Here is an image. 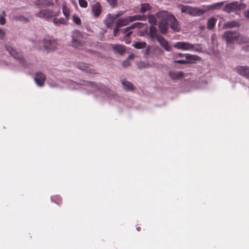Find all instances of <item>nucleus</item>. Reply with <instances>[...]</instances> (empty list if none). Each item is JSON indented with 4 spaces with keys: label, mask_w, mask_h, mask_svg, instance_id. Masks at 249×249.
<instances>
[{
    "label": "nucleus",
    "mask_w": 249,
    "mask_h": 249,
    "mask_svg": "<svg viewBox=\"0 0 249 249\" xmlns=\"http://www.w3.org/2000/svg\"><path fill=\"white\" fill-rule=\"evenodd\" d=\"M83 85L86 87L85 88L86 89L89 90L90 92H95L96 95H101L103 97L107 96L110 92L106 86L101 85L97 87L96 85L91 82L85 81Z\"/></svg>",
    "instance_id": "f257e3e1"
},
{
    "label": "nucleus",
    "mask_w": 249,
    "mask_h": 249,
    "mask_svg": "<svg viewBox=\"0 0 249 249\" xmlns=\"http://www.w3.org/2000/svg\"><path fill=\"white\" fill-rule=\"evenodd\" d=\"M182 13L189 14L192 16H200L205 14V11L198 7L189 5H180L179 6Z\"/></svg>",
    "instance_id": "f03ea898"
},
{
    "label": "nucleus",
    "mask_w": 249,
    "mask_h": 249,
    "mask_svg": "<svg viewBox=\"0 0 249 249\" xmlns=\"http://www.w3.org/2000/svg\"><path fill=\"white\" fill-rule=\"evenodd\" d=\"M160 16L162 18H168V23H170V28L176 32H178L180 30L178 23L175 17L167 11H160Z\"/></svg>",
    "instance_id": "7ed1b4c3"
},
{
    "label": "nucleus",
    "mask_w": 249,
    "mask_h": 249,
    "mask_svg": "<svg viewBox=\"0 0 249 249\" xmlns=\"http://www.w3.org/2000/svg\"><path fill=\"white\" fill-rule=\"evenodd\" d=\"M173 47L179 50H182L185 51H192L195 50L196 51L197 50L195 49V45L190 43L188 42H184V41H178L175 43L173 45Z\"/></svg>",
    "instance_id": "20e7f679"
},
{
    "label": "nucleus",
    "mask_w": 249,
    "mask_h": 249,
    "mask_svg": "<svg viewBox=\"0 0 249 249\" xmlns=\"http://www.w3.org/2000/svg\"><path fill=\"white\" fill-rule=\"evenodd\" d=\"M144 18V16H141L138 15L129 16L124 18H121L117 20L116 25H117V26L120 28L123 26L127 25L130 21H132L136 20H142V18Z\"/></svg>",
    "instance_id": "39448f33"
},
{
    "label": "nucleus",
    "mask_w": 249,
    "mask_h": 249,
    "mask_svg": "<svg viewBox=\"0 0 249 249\" xmlns=\"http://www.w3.org/2000/svg\"><path fill=\"white\" fill-rule=\"evenodd\" d=\"M245 8V5L240 3H238V2H232L227 4L224 8V11L230 13L235 10H241Z\"/></svg>",
    "instance_id": "423d86ee"
},
{
    "label": "nucleus",
    "mask_w": 249,
    "mask_h": 249,
    "mask_svg": "<svg viewBox=\"0 0 249 249\" xmlns=\"http://www.w3.org/2000/svg\"><path fill=\"white\" fill-rule=\"evenodd\" d=\"M223 37L228 44L232 43L235 40H239V38H240V36L238 33H233L230 31L225 32Z\"/></svg>",
    "instance_id": "0eeeda50"
},
{
    "label": "nucleus",
    "mask_w": 249,
    "mask_h": 249,
    "mask_svg": "<svg viewBox=\"0 0 249 249\" xmlns=\"http://www.w3.org/2000/svg\"><path fill=\"white\" fill-rule=\"evenodd\" d=\"M160 12L157 13L158 18L160 20L159 23V28L162 34H165L166 33L168 29V18L160 16Z\"/></svg>",
    "instance_id": "6e6552de"
},
{
    "label": "nucleus",
    "mask_w": 249,
    "mask_h": 249,
    "mask_svg": "<svg viewBox=\"0 0 249 249\" xmlns=\"http://www.w3.org/2000/svg\"><path fill=\"white\" fill-rule=\"evenodd\" d=\"M35 16L41 18L48 19L53 17V12L50 9H44L36 13Z\"/></svg>",
    "instance_id": "1a4fd4ad"
},
{
    "label": "nucleus",
    "mask_w": 249,
    "mask_h": 249,
    "mask_svg": "<svg viewBox=\"0 0 249 249\" xmlns=\"http://www.w3.org/2000/svg\"><path fill=\"white\" fill-rule=\"evenodd\" d=\"M43 47L48 51L54 50L57 48V43L54 39H45L43 41Z\"/></svg>",
    "instance_id": "9d476101"
},
{
    "label": "nucleus",
    "mask_w": 249,
    "mask_h": 249,
    "mask_svg": "<svg viewBox=\"0 0 249 249\" xmlns=\"http://www.w3.org/2000/svg\"><path fill=\"white\" fill-rule=\"evenodd\" d=\"M157 40L160 45L167 51H171L173 47L169 44L168 42L162 36H158Z\"/></svg>",
    "instance_id": "9b49d317"
},
{
    "label": "nucleus",
    "mask_w": 249,
    "mask_h": 249,
    "mask_svg": "<svg viewBox=\"0 0 249 249\" xmlns=\"http://www.w3.org/2000/svg\"><path fill=\"white\" fill-rule=\"evenodd\" d=\"M6 48L10 54L14 58L17 59L20 63L22 62L23 59L20 53H18L14 48L11 46H7Z\"/></svg>",
    "instance_id": "f8f14e48"
},
{
    "label": "nucleus",
    "mask_w": 249,
    "mask_h": 249,
    "mask_svg": "<svg viewBox=\"0 0 249 249\" xmlns=\"http://www.w3.org/2000/svg\"><path fill=\"white\" fill-rule=\"evenodd\" d=\"M45 80L46 76L43 73L41 72H36L35 77V81L38 86H43Z\"/></svg>",
    "instance_id": "ddd939ff"
},
{
    "label": "nucleus",
    "mask_w": 249,
    "mask_h": 249,
    "mask_svg": "<svg viewBox=\"0 0 249 249\" xmlns=\"http://www.w3.org/2000/svg\"><path fill=\"white\" fill-rule=\"evenodd\" d=\"M236 71L240 75L249 78V67L245 66H237Z\"/></svg>",
    "instance_id": "4468645a"
},
{
    "label": "nucleus",
    "mask_w": 249,
    "mask_h": 249,
    "mask_svg": "<svg viewBox=\"0 0 249 249\" xmlns=\"http://www.w3.org/2000/svg\"><path fill=\"white\" fill-rule=\"evenodd\" d=\"M224 4L223 2H217L209 5H203V9L202 10L205 11V13L208 11L215 9H219Z\"/></svg>",
    "instance_id": "2eb2a0df"
},
{
    "label": "nucleus",
    "mask_w": 249,
    "mask_h": 249,
    "mask_svg": "<svg viewBox=\"0 0 249 249\" xmlns=\"http://www.w3.org/2000/svg\"><path fill=\"white\" fill-rule=\"evenodd\" d=\"M35 4L38 7H46L53 6V3L48 0H36Z\"/></svg>",
    "instance_id": "dca6fc26"
},
{
    "label": "nucleus",
    "mask_w": 249,
    "mask_h": 249,
    "mask_svg": "<svg viewBox=\"0 0 249 249\" xmlns=\"http://www.w3.org/2000/svg\"><path fill=\"white\" fill-rule=\"evenodd\" d=\"M185 60L187 64L194 63L196 61L200 60V57L197 55L190 54L189 53L186 54Z\"/></svg>",
    "instance_id": "f3484780"
},
{
    "label": "nucleus",
    "mask_w": 249,
    "mask_h": 249,
    "mask_svg": "<svg viewBox=\"0 0 249 249\" xmlns=\"http://www.w3.org/2000/svg\"><path fill=\"white\" fill-rule=\"evenodd\" d=\"M101 6L100 3L95 2L92 6V11L94 16L98 17L101 12Z\"/></svg>",
    "instance_id": "a211bd4d"
},
{
    "label": "nucleus",
    "mask_w": 249,
    "mask_h": 249,
    "mask_svg": "<svg viewBox=\"0 0 249 249\" xmlns=\"http://www.w3.org/2000/svg\"><path fill=\"white\" fill-rule=\"evenodd\" d=\"M153 62L140 61L137 63V66L139 69L153 67L154 65Z\"/></svg>",
    "instance_id": "6ab92c4d"
},
{
    "label": "nucleus",
    "mask_w": 249,
    "mask_h": 249,
    "mask_svg": "<svg viewBox=\"0 0 249 249\" xmlns=\"http://www.w3.org/2000/svg\"><path fill=\"white\" fill-rule=\"evenodd\" d=\"M112 48L113 49L114 51L121 54H123L125 51L124 46L122 45L113 44L112 45Z\"/></svg>",
    "instance_id": "aec40b11"
},
{
    "label": "nucleus",
    "mask_w": 249,
    "mask_h": 249,
    "mask_svg": "<svg viewBox=\"0 0 249 249\" xmlns=\"http://www.w3.org/2000/svg\"><path fill=\"white\" fill-rule=\"evenodd\" d=\"M169 75L172 79H178L183 77V72L181 71H171L169 73Z\"/></svg>",
    "instance_id": "412c9836"
},
{
    "label": "nucleus",
    "mask_w": 249,
    "mask_h": 249,
    "mask_svg": "<svg viewBox=\"0 0 249 249\" xmlns=\"http://www.w3.org/2000/svg\"><path fill=\"white\" fill-rule=\"evenodd\" d=\"M216 23V19L214 18H212L208 19L207 23V28L211 30L214 28Z\"/></svg>",
    "instance_id": "4be33fe9"
},
{
    "label": "nucleus",
    "mask_w": 249,
    "mask_h": 249,
    "mask_svg": "<svg viewBox=\"0 0 249 249\" xmlns=\"http://www.w3.org/2000/svg\"><path fill=\"white\" fill-rule=\"evenodd\" d=\"M139 24V23H135L133 24L131 26L127 27L124 29V33L127 36H129V35L131 34L132 31H131V29L134 28L136 25Z\"/></svg>",
    "instance_id": "5701e85b"
},
{
    "label": "nucleus",
    "mask_w": 249,
    "mask_h": 249,
    "mask_svg": "<svg viewBox=\"0 0 249 249\" xmlns=\"http://www.w3.org/2000/svg\"><path fill=\"white\" fill-rule=\"evenodd\" d=\"M132 46L138 49H143L146 46L145 42H136L132 44Z\"/></svg>",
    "instance_id": "b1692460"
},
{
    "label": "nucleus",
    "mask_w": 249,
    "mask_h": 249,
    "mask_svg": "<svg viewBox=\"0 0 249 249\" xmlns=\"http://www.w3.org/2000/svg\"><path fill=\"white\" fill-rule=\"evenodd\" d=\"M62 12L66 18H68L70 16V9L65 3L62 4Z\"/></svg>",
    "instance_id": "393cba45"
},
{
    "label": "nucleus",
    "mask_w": 249,
    "mask_h": 249,
    "mask_svg": "<svg viewBox=\"0 0 249 249\" xmlns=\"http://www.w3.org/2000/svg\"><path fill=\"white\" fill-rule=\"evenodd\" d=\"M151 6L147 3H142L140 8V12L144 13L146 11L150 10Z\"/></svg>",
    "instance_id": "a878e982"
},
{
    "label": "nucleus",
    "mask_w": 249,
    "mask_h": 249,
    "mask_svg": "<svg viewBox=\"0 0 249 249\" xmlns=\"http://www.w3.org/2000/svg\"><path fill=\"white\" fill-rule=\"evenodd\" d=\"M53 22L55 25H59V24H66L67 20L63 18H54L53 19Z\"/></svg>",
    "instance_id": "bb28decb"
},
{
    "label": "nucleus",
    "mask_w": 249,
    "mask_h": 249,
    "mask_svg": "<svg viewBox=\"0 0 249 249\" xmlns=\"http://www.w3.org/2000/svg\"><path fill=\"white\" fill-rule=\"evenodd\" d=\"M157 17L158 18L157 14L156 15H149L148 16V20L150 24L154 26L156 24L157 21Z\"/></svg>",
    "instance_id": "cd10ccee"
},
{
    "label": "nucleus",
    "mask_w": 249,
    "mask_h": 249,
    "mask_svg": "<svg viewBox=\"0 0 249 249\" xmlns=\"http://www.w3.org/2000/svg\"><path fill=\"white\" fill-rule=\"evenodd\" d=\"M124 88L126 90H130L133 89V85L128 81H124L122 82Z\"/></svg>",
    "instance_id": "c85d7f7f"
},
{
    "label": "nucleus",
    "mask_w": 249,
    "mask_h": 249,
    "mask_svg": "<svg viewBox=\"0 0 249 249\" xmlns=\"http://www.w3.org/2000/svg\"><path fill=\"white\" fill-rule=\"evenodd\" d=\"M6 13L4 11H2L0 14V24L4 25L6 22Z\"/></svg>",
    "instance_id": "c756f323"
},
{
    "label": "nucleus",
    "mask_w": 249,
    "mask_h": 249,
    "mask_svg": "<svg viewBox=\"0 0 249 249\" xmlns=\"http://www.w3.org/2000/svg\"><path fill=\"white\" fill-rule=\"evenodd\" d=\"M72 45L75 48H79L81 45L80 40L78 38H74L73 36Z\"/></svg>",
    "instance_id": "7c9ffc66"
},
{
    "label": "nucleus",
    "mask_w": 249,
    "mask_h": 249,
    "mask_svg": "<svg viewBox=\"0 0 249 249\" xmlns=\"http://www.w3.org/2000/svg\"><path fill=\"white\" fill-rule=\"evenodd\" d=\"M226 27L228 28H232L239 26V24L236 21H233L230 22H228L226 25Z\"/></svg>",
    "instance_id": "2f4dec72"
},
{
    "label": "nucleus",
    "mask_w": 249,
    "mask_h": 249,
    "mask_svg": "<svg viewBox=\"0 0 249 249\" xmlns=\"http://www.w3.org/2000/svg\"><path fill=\"white\" fill-rule=\"evenodd\" d=\"M72 20L76 24H80L81 23V19L75 14L72 16Z\"/></svg>",
    "instance_id": "473e14b6"
},
{
    "label": "nucleus",
    "mask_w": 249,
    "mask_h": 249,
    "mask_svg": "<svg viewBox=\"0 0 249 249\" xmlns=\"http://www.w3.org/2000/svg\"><path fill=\"white\" fill-rule=\"evenodd\" d=\"M79 5L83 8H86L88 6V3L85 0H79Z\"/></svg>",
    "instance_id": "72a5a7b5"
},
{
    "label": "nucleus",
    "mask_w": 249,
    "mask_h": 249,
    "mask_svg": "<svg viewBox=\"0 0 249 249\" xmlns=\"http://www.w3.org/2000/svg\"><path fill=\"white\" fill-rule=\"evenodd\" d=\"M149 34H150V36L152 38L157 37L156 29H153L151 28Z\"/></svg>",
    "instance_id": "f704fd0d"
},
{
    "label": "nucleus",
    "mask_w": 249,
    "mask_h": 249,
    "mask_svg": "<svg viewBox=\"0 0 249 249\" xmlns=\"http://www.w3.org/2000/svg\"><path fill=\"white\" fill-rule=\"evenodd\" d=\"M174 63L179 64H187V62L185 59L176 60L174 61Z\"/></svg>",
    "instance_id": "c9c22d12"
},
{
    "label": "nucleus",
    "mask_w": 249,
    "mask_h": 249,
    "mask_svg": "<svg viewBox=\"0 0 249 249\" xmlns=\"http://www.w3.org/2000/svg\"><path fill=\"white\" fill-rule=\"evenodd\" d=\"M108 4L111 6H115L117 5V0H106Z\"/></svg>",
    "instance_id": "e433bc0d"
},
{
    "label": "nucleus",
    "mask_w": 249,
    "mask_h": 249,
    "mask_svg": "<svg viewBox=\"0 0 249 249\" xmlns=\"http://www.w3.org/2000/svg\"><path fill=\"white\" fill-rule=\"evenodd\" d=\"M123 64L124 67H127L130 65V63L128 60H126L123 62Z\"/></svg>",
    "instance_id": "4c0bfd02"
},
{
    "label": "nucleus",
    "mask_w": 249,
    "mask_h": 249,
    "mask_svg": "<svg viewBox=\"0 0 249 249\" xmlns=\"http://www.w3.org/2000/svg\"><path fill=\"white\" fill-rule=\"evenodd\" d=\"M119 28L120 27H119L118 26H117V25H116V27L114 28V30H113V33H114V35L115 36H116V34L117 33V32H118L119 30Z\"/></svg>",
    "instance_id": "58836bf2"
},
{
    "label": "nucleus",
    "mask_w": 249,
    "mask_h": 249,
    "mask_svg": "<svg viewBox=\"0 0 249 249\" xmlns=\"http://www.w3.org/2000/svg\"><path fill=\"white\" fill-rule=\"evenodd\" d=\"M5 36L4 32L0 28V38H2Z\"/></svg>",
    "instance_id": "ea45409f"
},
{
    "label": "nucleus",
    "mask_w": 249,
    "mask_h": 249,
    "mask_svg": "<svg viewBox=\"0 0 249 249\" xmlns=\"http://www.w3.org/2000/svg\"><path fill=\"white\" fill-rule=\"evenodd\" d=\"M186 53H177L176 54V56H178V57H186Z\"/></svg>",
    "instance_id": "a19ab883"
},
{
    "label": "nucleus",
    "mask_w": 249,
    "mask_h": 249,
    "mask_svg": "<svg viewBox=\"0 0 249 249\" xmlns=\"http://www.w3.org/2000/svg\"><path fill=\"white\" fill-rule=\"evenodd\" d=\"M83 65H85V64H79L78 65V68L81 69V70H86V66H83Z\"/></svg>",
    "instance_id": "79ce46f5"
},
{
    "label": "nucleus",
    "mask_w": 249,
    "mask_h": 249,
    "mask_svg": "<svg viewBox=\"0 0 249 249\" xmlns=\"http://www.w3.org/2000/svg\"><path fill=\"white\" fill-rule=\"evenodd\" d=\"M244 16L246 18H249V10H247L244 12Z\"/></svg>",
    "instance_id": "37998d69"
},
{
    "label": "nucleus",
    "mask_w": 249,
    "mask_h": 249,
    "mask_svg": "<svg viewBox=\"0 0 249 249\" xmlns=\"http://www.w3.org/2000/svg\"><path fill=\"white\" fill-rule=\"evenodd\" d=\"M134 57V55L133 54H130L128 56V59H133Z\"/></svg>",
    "instance_id": "c03bdc74"
},
{
    "label": "nucleus",
    "mask_w": 249,
    "mask_h": 249,
    "mask_svg": "<svg viewBox=\"0 0 249 249\" xmlns=\"http://www.w3.org/2000/svg\"><path fill=\"white\" fill-rule=\"evenodd\" d=\"M205 26L204 25H202V26H200L199 29L200 30H204L205 29Z\"/></svg>",
    "instance_id": "a18cd8bd"
},
{
    "label": "nucleus",
    "mask_w": 249,
    "mask_h": 249,
    "mask_svg": "<svg viewBox=\"0 0 249 249\" xmlns=\"http://www.w3.org/2000/svg\"><path fill=\"white\" fill-rule=\"evenodd\" d=\"M246 49L247 51H249V45H248V46H246Z\"/></svg>",
    "instance_id": "49530a36"
},
{
    "label": "nucleus",
    "mask_w": 249,
    "mask_h": 249,
    "mask_svg": "<svg viewBox=\"0 0 249 249\" xmlns=\"http://www.w3.org/2000/svg\"><path fill=\"white\" fill-rule=\"evenodd\" d=\"M76 34H77V35L76 36H80L79 33H76Z\"/></svg>",
    "instance_id": "de8ad7c7"
},
{
    "label": "nucleus",
    "mask_w": 249,
    "mask_h": 249,
    "mask_svg": "<svg viewBox=\"0 0 249 249\" xmlns=\"http://www.w3.org/2000/svg\"><path fill=\"white\" fill-rule=\"evenodd\" d=\"M140 227H139V228H138L137 229V230H138V231H140Z\"/></svg>",
    "instance_id": "09e8293b"
}]
</instances>
